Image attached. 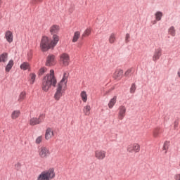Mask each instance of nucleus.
Returning a JSON list of instances; mask_svg holds the SVG:
<instances>
[{"instance_id": "obj_39", "label": "nucleus", "mask_w": 180, "mask_h": 180, "mask_svg": "<svg viewBox=\"0 0 180 180\" xmlns=\"http://www.w3.org/2000/svg\"><path fill=\"white\" fill-rule=\"evenodd\" d=\"M130 39V34L127 33L125 36V41L126 43H129Z\"/></svg>"}, {"instance_id": "obj_21", "label": "nucleus", "mask_w": 180, "mask_h": 180, "mask_svg": "<svg viewBox=\"0 0 180 180\" xmlns=\"http://www.w3.org/2000/svg\"><path fill=\"white\" fill-rule=\"evenodd\" d=\"M80 98L84 103H86L88 101V94H86V91H82L80 93Z\"/></svg>"}, {"instance_id": "obj_22", "label": "nucleus", "mask_w": 180, "mask_h": 180, "mask_svg": "<svg viewBox=\"0 0 180 180\" xmlns=\"http://www.w3.org/2000/svg\"><path fill=\"white\" fill-rule=\"evenodd\" d=\"M20 116V110H15L12 112L11 113V119L13 120H16V119L19 118Z\"/></svg>"}, {"instance_id": "obj_12", "label": "nucleus", "mask_w": 180, "mask_h": 180, "mask_svg": "<svg viewBox=\"0 0 180 180\" xmlns=\"http://www.w3.org/2000/svg\"><path fill=\"white\" fill-rule=\"evenodd\" d=\"M54 136V130H53V128L48 127L46 129L44 137L45 140H50L53 139V136Z\"/></svg>"}, {"instance_id": "obj_34", "label": "nucleus", "mask_w": 180, "mask_h": 180, "mask_svg": "<svg viewBox=\"0 0 180 180\" xmlns=\"http://www.w3.org/2000/svg\"><path fill=\"white\" fill-rule=\"evenodd\" d=\"M30 82L31 84H34V81L36 79V74L32 73L30 75Z\"/></svg>"}, {"instance_id": "obj_23", "label": "nucleus", "mask_w": 180, "mask_h": 180, "mask_svg": "<svg viewBox=\"0 0 180 180\" xmlns=\"http://www.w3.org/2000/svg\"><path fill=\"white\" fill-rule=\"evenodd\" d=\"M161 131V129L160 127H156L153 131V137L154 139H158L160 137V133Z\"/></svg>"}, {"instance_id": "obj_18", "label": "nucleus", "mask_w": 180, "mask_h": 180, "mask_svg": "<svg viewBox=\"0 0 180 180\" xmlns=\"http://www.w3.org/2000/svg\"><path fill=\"white\" fill-rule=\"evenodd\" d=\"M117 101V96H115L108 102V106L109 109H113V106H115V105H116Z\"/></svg>"}, {"instance_id": "obj_3", "label": "nucleus", "mask_w": 180, "mask_h": 180, "mask_svg": "<svg viewBox=\"0 0 180 180\" xmlns=\"http://www.w3.org/2000/svg\"><path fill=\"white\" fill-rule=\"evenodd\" d=\"M56 178V172L54 168H50L48 170L42 172L37 178V180H51Z\"/></svg>"}, {"instance_id": "obj_30", "label": "nucleus", "mask_w": 180, "mask_h": 180, "mask_svg": "<svg viewBox=\"0 0 180 180\" xmlns=\"http://www.w3.org/2000/svg\"><path fill=\"white\" fill-rule=\"evenodd\" d=\"M91 29L90 28H87L83 33L82 34V37H86L88 36H89L91 34Z\"/></svg>"}, {"instance_id": "obj_41", "label": "nucleus", "mask_w": 180, "mask_h": 180, "mask_svg": "<svg viewBox=\"0 0 180 180\" xmlns=\"http://www.w3.org/2000/svg\"><path fill=\"white\" fill-rule=\"evenodd\" d=\"M174 179L180 180V174H176L175 176H174Z\"/></svg>"}, {"instance_id": "obj_25", "label": "nucleus", "mask_w": 180, "mask_h": 180, "mask_svg": "<svg viewBox=\"0 0 180 180\" xmlns=\"http://www.w3.org/2000/svg\"><path fill=\"white\" fill-rule=\"evenodd\" d=\"M8 61V53L4 52L0 54V63H6Z\"/></svg>"}, {"instance_id": "obj_19", "label": "nucleus", "mask_w": 180, "mask_h": 180, "mask_svg": "<svg viewBox=\"0 0 180 180\" xmlns=\"http://www.w3.org/2000/svg\"><path fill=\"white\" fill-rule=\"evenodd\" d=\"M15 65L13 60H10L5 68L6 72H9L12 70V67Z\"/></svg>"}, {"instance_id": "obj_36", "label": "nucleus", "mask_w": 180, "mask_h": 180, "mask_svg": "<svg viewBox=\"0 0 180 180\" xmlns=\"http://www.w3.org/2000/svg\"><path fill=\"white\" fill-rule=\"evenodd\" d=\"M136 84H132L130 88V93L131 94H134V92H136Z\"/></svg>"}, {"instance_id": "obj_32", "label": "nucleus", "mask_w": 180, "mask_h": 180, "mask_svg": "<svg viewBox=\"0 0 180 180\" xmlns=\"http://www.w3.org/2000/svg\"><path fill=\"white\" fill-rule=\"evenodd\" d=\"M47 72V68H46L45 67L41 68L39 70L38 72V75H43V74H44V72Z\"/></svg>"}, {"instance_id": "obj_24", "label": "nucleus", "mask_w": 180, "mask_h": 180, "mask_svg": "<svg viewBox=\"0 0 180 180\" xmlns=\"http://www.w3.org/2000/svg\"><path fill=\"white\" fill-rule=\"evenodd\" d=\"M81 37V32L79 31H76L74 33L73 37H72V43H77L78 41V39Z\"/></svg>"}, {"instance_id": "obj_44", "label": "nucleus", "mask_w": 180, "mask_h": 180, "mask_svg": "<svg viewBox=\"0 0 180 180\" xmlns=\"http://www.w3.org/2000/svg\"><path fill=\"white\" fill-rule=\"evenodd\" d=\"M155 23H157V21L155 20L153 25H155Z\"/></svg>"}, {"instance_id": "obj_43", "label": "nucleus", "mask_w": 180, "mask_h": 180, "mask_svg": "<svg viewBox=\"0 0 180 180\" xmlns=\"http://www.w3.org/2000/svg\"><path fill=\"white\" fill-rule=\"evenodd\" d=\"M2 4H4V1L2 0H0V6H2Z\"/></svg>"}, {"instance_id": "obj_20", "label": "nucleus", "mask_w": 180, "mask_h": 180, "mask_svg": "<svg viewBox=\"0 0 180 180\" xmlns=\"http://www.w3.org/2000/svg\"><path fill=\"white\" fill-rule=\"evenodd\" d=\"M83 113L84 116H89L91 115V105L89 104L86 105L83 108Z\"/></svg>"}, {"instance_id": "obj_29", "label": "nucleus", "mask_w": 180, "mask_h": 180, "mask_svg": "<svg viewBox=\"0 0 180 180\" xmlns=\"http://www.w3.org/2000/svg\"><path fill=\"white\" fill-rule=\"evenodd\" d=\"M155 19L159 22V20H161V18H162V12L161 11H158L155 14Z\"/></svg>"}, {"instance_id": "obj_10", "label": "nucleus", "mask_w": 180, "mask_h": 180, "mask_svg": "<svg viewBox=\"0 0 180 180\" xmlns=\"http://www.w3.org/2000/svg\"><path fill=\"white\" fill-rule=\"evenodd\" d=\"M94 157L98 161H103L106 158V151L103 150H96L94 151Z\"/></svg>"}, {"instance_id": "obj_13", "label": "nucleus", "mask_w": 180, "mask_h": 180, "mask_svg": "<svg viewBox=\"0 0 180 180\" xmlns=\"http://www.w3.org/2000/svg\"><path fill=\"white\" fill-rule=\"evenodd\" d=\"M5 39L8 43H12L13 41V33L12 31H6L5 32Z\"/></svg>"}, {"instance_id": "obj_1", "label": "nucleus", "mask_w": 180, "mask_h": 180, "mask_svg": "<svg viewBox=\"0 0 180 180\" xmlns=\"http://www.w3.org/2000/svg\"><path fill=\"white\" fill-rule=\"evenodd\" d=\"M56 85H57V79L54 76V70H51L50 73L46 75L42 79V91L49 92L51 86H56Z\"/></svg>"}, {"instance_id": "obj_15", "label": "nucleus", "mask_w": 180, "mask_h": 180, "mask_svg": "<svg viewBox=\"0 0 180 180\" xmlns=\"http://www.w3.org/2000/svg\"><path fill=\"white\" fill-rule=\"evenodd\" d=\"M162 54V50L161 49H157L155 51V53L153 56V61H158V60H160V57H161Z\"/></svg>"}, {"instance_id": "obj_6", "label": "nucleus", "mask_w": 180, "mask_h": 180, "mask_svg": "<svg viewBox=\"0 0 180 180\" xmlns=\"http://www.w3.org/2000/svg\"><path fill=\"white\" fill-rule=\"evenodd\" d=\"M70 54L67 53H63L59 56V63H60L61 65L63 67H68L70 65Z\"/></svg>"}, {"instance_id": "obj_4", "label": "nucleus", "mask_w": 180, "mask_h": 180, "mask_svg": "<svg viewBox=\"0 0 180 180\" xmlns=\"http://www.w3.org/2000/svg\"><path fill=\"white\" fill-rule=\"evenodd\" d=\"M51 152L50 151V148L46 146H41L38 150V155L40 158L43 160H46V158H49Z\"/></svg>"}, {"instance_id": "obj_7", "label": "nucleus", "mask_w": 180, "mask_h": 180, "mask_svg": "<svg viewBox=\"0 0 180 180\" xmlns=\"http://www.w3.org/2000/svg\"><path fill=\"white\" fill-rule=\"evenodd\" d=\"M45 115L44 114L39 115V117H32L30 120V126H36L37 124H40L42 123L43 120H44Z\"/></svg>"}, {"instance_id": "obj_35", "label": "nucleus", "mask_w": 180, "mask_h": 180, "mask_svg": "<svg viewBox=\"0 0 180 180\" xmlns=\"http://www.w3.org/2000/svg\"><path fill=\"white\" fill-rule=\"evenodd\" d=\"M134 71V69H133V68L128 69V70L125 72V73H124L125 77H129V75H130V74H131V72H133Z\"/></svg>"}, {"instance_id": "obj_28", "label": "nucleus", "mask_w": 180, "mask_h": 180, "mask_svg": "<svg viewBox=\"0 0 180 180\" xmlns=\"http://www.w3.org/2000/svg\"><path fill=\"white\" fill-rule=\"evenodd\" d=\"M21 70L26 71V70H29L30 68V65L27 62H24L22 64L20 65Z\"/></svg>"}, {"instance_id": "obj_33", "label": "nucleus", "mask_w": 180, "mask_h": 180, "mask_svg": "<svg viewBox=\"0 0 180 180\" xmlns=\"http://www.w3.org/2000/svg\"><path fill=\"white\" fill-rule=\"evenodd\" d=\"M43 141V136H39L35 140V144H41Z\"/></svg>"}, {"instance_id": "obj_11", "label": "nucleus", "mask_w": 180, "mask_h": 180, "mask_svg": "<svg viewBox=\"0 0 180 180\" xmlns=\"http://www.w3.org/2000/svg\"><path fill=\"white\" fill-rule=\"evenodd\" d=\"M127 151L128 153H140V144L131 143L127 147Z\"/></svg>"}, {"instance_id": "obj_9", "label": "nucleus", "mask_w": 180, "mask_h": 180, "mask_svg": "<svg viewBox=\"0 0 180 180\" xmlns=\"http://www.w3.org/2000/svg\"><path fill=\"white\" fill-rule=\"evenodd\" d=\"M57 64V60H56V56L50 54L47 56L46 60V67H53Z\"/></svg>"}, {"instance_id": "obj_27", "label": "nucleus", "mask_w": 180, "mask_h": 180, "mask_svg": "<svg viewBox=\"0 0 180 180\" xmlns=\"http://www.w3.org/2000/svg\"><path fill=\"white\" fill-rule=\"evenodd\" d=\"M25 99H26V91H22L18 96V101L20 103L23 102Z\"/></svg>"}, {"instance_id": "obj_37", "label": "nucleus", "mask_w": 180, "mask_h": 180, "mask_svg": "<svg viewBox=\"0 0 180 180\" xmlns=\"http://www.w3.org/2000/svg\"><path fill=\"white\" fill-rule=\"evenodd\" d=\"M168 148H169V142L166 141L163 146V150H165L167 153Z\"/></svg>"}, {"instance_id": "obj_31", "label": "nucleus", "mask_w": 180, "mask_h": 180, "mask_svg": "<svg viewBox=\"0 0 180 180\" xmlns=\"http://www.w3.org/2000/svg\"><path fill=\"white\" fill-rule=\"evenodd\" d=\"M169 34L173 37L175 36V27H174L173 26L170 27V28L169 29Z\"/></svg>"}, {"instance_id": "obj_42", "label": "nucleus", "mask_w": 180, "mask_h": 180, "mask_svg": "<svg viewBox=\"0 0 180 180\" xmlns=\"http://www.w3.org/2000/svg\"><path fill=\"white\" fill-rule=\"evenodd\" d=\"M177 75H178L179 78H180V68L178 70Z\"/></svg>"}, {"instance_id": "obj_26", "label": "nucleus", "mask_w": 180, "mask_h": 180, "mask_svg": "<svg viewBox=\"0 0 180 180\" xmlns=\"http://www.w3.org/2000/svg\"><path fill=\"white\" fill-rule=\"evenodd\" d=\"M108 41H109L110 44H113V43H115V41H116V34H115V33L110 34V35L109 36V38H108Z\"/></svg>"}, {"instance_id": "obj_38", "label": "nucleus", "mask_w": 180, "mask_h": 180, "mask_svg": "<svg viewBox=\"0 0 180 180\" xmlns=\"http://www.w3.org/2000/svg\"><path fill=\"white\" fill-rule=\"evenodd\" d=\"M43 2V0H31V5H37V4H40Z\"/></svg>"}, {"instance_id": "obj_14", "label": "nucleus", "mask_w": 180, "mask_h": 180, "mask_svg": "<svg viewBox=\"0 0 180 180\" xmlns=\"http://www.w3.org/2000/svg\"><path fill=\"white\" fill-rule=\"evenodd\" d=\"M60 41V37L57 34L52 35V40L51 41L50 44L53 49L57 46V44Z\"/></svg>"}, {"instance_id": "obj_8", "label": "nucleus", "mask_w": 180, "mask_h": 180, "mask_svg": "<svg viewBox=\"0 0 180 180\" xmlns=\"http://www.w3.org/2000/svg\"><path fill=\"white\" fill-rule=\"evenodd\" d=\"M127 112V108H126V105H120L118 108V115H117L118 120H123L124 117H126Z\"/></svg>"}, {"instance_id": "obj_16", "label": "nucleus", "mask_w": 180, "mask_h": 180, "mask_svg": "<svg viewBox=\"0 0 180 180\" xmlns=\"http://www.w3.org/2000/svg\"><path fill=\"white\" fill-rule=\"evenodd\" d=\"M113 77L115 79L120 80L123 77V70L120 69H117L114 72Z\"/></svg>"}, {"instance_id": "obj_2", "label": "nucleus", "mask_w": 180, "mask_h": 180, "mask_svg": "<svg viewBox=\"0 0 180 180\" xmlns=\"http://www.w3.org/2000/svg\"><path fill=\"white\" fill-rule=\"evenodd\" d=\"M68 72H65L60 83H58L56 91L54 94V98L56 101H60V98L65 92V89H67V82H68Z\"/></svg>"}, {"instance_id": "obj_5", "label": "nucleus", "mask_w": 180, "mask_h": 180, "mask_svg": "<svg viewBox=\"0 0 180 180\" xmlns=\"http://www.w3.org/2000/svg\"><path fill=\"white\" fill-rule=\"evenodd\" d=\"M40 49L42 51H49L50 49H53L51 44L49 41V37H43L41 43H40Z\"/></svg>"}, {"instance_id": "obj_17", "label": "nucleus", "mask_w": 180, "mask_h": 180, "mask_svg": "<svg viewBox=\"0 0 180 180\" xmlns=\"http://www.w3.org/2000/svg\"><path fill=\"white\" fill-rule=\"evenodd\" d=\"M49 32L52 35L57 34L58 32H60V26L57 25H53L51 26V27L49 28Z\"/></svg>"}, {"instance_id": "obj_40", "label": "nucleus", "mask_w": 180, "mask_h": 180, "mask_svg": "<svg viewBox=\"0 0 180 180\" xmlns=\"http://www.w3.org/2000/svg\"><path fill=\"white\" fill-rule=\"evenodd\" d=\"M15 167L17 169H20V167H22V165H20V163H16L15 165Z\"/></svg>"}]
</instances>
